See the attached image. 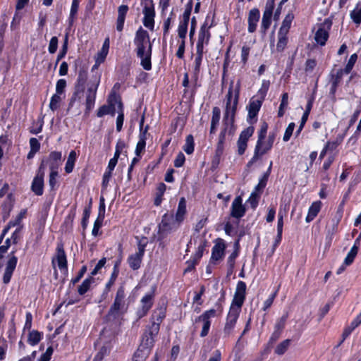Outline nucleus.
<instances>
[{
    "label": "nucleus",
    "mask_w": 361,
    "mask_h": 361,
    "mask_svg": "<svg viewBox=\"0 0 361 361\" xmlns=\"http://www.w3.org/2000/svg\"><path fill=\"white\" fill-rule=\"evenodd\" d=\"M240 89V82L239 80L236 84H234L233 81L231 82L228 94L226 95V105L224 116L225 126L219 133V140L216 145V154L218 157H220L224 152L226 135L229 128V133L231 132V128L238 103Z\"/></svg>",
    "instance_id": "obj_1"
},
{
    "label": "nucleus",
    "mask_w": 361,
    "mask_h": 361,
    "mask_svg": "<svg viewBox=\"0 0 361 361\" xmlns=\"http://www.w3.org/2000/svg\"><path fill=\"white\" fill-rule=\"evenodd\" d=\"M133 42L136 55L140 59V65L145 70L150 71L152 44L148 32L140 27L135 32Z\"/></svg>",
    "instance_id": "obj_2"
},
{
    "label": "nucleus",
    "mask_w": 361,
    "mask_h": 361,
    "mask_svg": "<svg viewBox=\"0 0 361 361\" xmlns=\"http://www.w3.org/2000/svg\"><path fill=\"white\" fill-rule=\"evenodd\" d=\"M128 309V302L123 286H120L116 293L114 302L111 305L107 317L109 319H122Z\"/></svg>",
    "instance_id": "obj_3"
},
{
    "label": "nucleus",
    "mask_w": 361,
    "mask_h": 361,
    "mask_svg": "<svg viewBox=\"0 0 361 361\" xmlns=\"http://www.w3.org/2000/svg\"><path fill=\"white\" fill-rule=\"evenodd\" d=\"M101 73H96L87 83L85 91V114H89L94 108L97 95V91L100 83Z\"/></svg>",
    "instance_id": "obj_4"
},
{
    "label": "nucleus",
    "mask_w": 361,
    "mask_h": 361,
    "mask_svg": "<svg viewBox=\"0 0 361 361\" xmlns=\"http://www.w3.org/2000/svg\"><path fill=\"white\" fill-rule=\"evenodd\" d=\"M16 250H12L6 257V259L0 265L4 269L3 283L8 284L11 279L13 274L16 268L18 257L15 255Z\"/></svg>",
    "instance_id": "obj_5"
},
{
    "label": "nucleus",
    "mask_w": 361,
    "mask_h": 361,
    "mask_svg": "<svg viewBox=\"0 0 361 361\" xmlns=\"http://www.w3.org/2000/svg\"><path fill=\"white\" fill-rule=\"evenodd\" d=\"M141 5L143 6V25L150 30H153L154 27L155 17V10L153 0H142Z\"/></svg>",
    "instance_id": "obj_6"
},
{
    "label": "nucleus",
    "mask_w": 361,
    "mask_h": 361,
    "mask_svg": "<svg viewBox=\"0 0 361 361\" xmlns=\"http://www.w3.org/2000/svg\"><path fill=\"white\" fill-rule=\"evenodd\" d=\"M51 264L56 276H57L56 265H57L61 272L66 273L68 271L66 255L62 244L57 245L56 255L53 257Z\"/></svg>",
    "instance_id": "obj_7"
},
{
    "label": "nucleus",
    "mask_w": 361,
    "mask_h": 361,
    "mask_svg": "<svg viewBox=\"0 0 361 361\" xmlns=\"http://www.w3.org/2000/svg\"><path fill=\"white\" fill-rule=\"evenodd\" d=\"M180 225L176 222L173 216L165 214L162 216L161 223L159 224V235L161 238H164L169 233L178 228Z\"/></svg>",
    "instance_id": "obj_8"
},
{
    "label": "nucleus",
    "mask_w": 361,
    "mask_h": 361,
    "mask_svg": "<svg viewBox=\"0 0 361 361\" xmlns=\"http://www.w3.org/2000/svg\"><path fill=\"white\" fill-rule=\"evenodd\" d=\"M246 288L247 286L244 281H239L237 283L234 297L230 307H233L235 310L238 308V310H240L245 300Z\"/></svg>",
    "instance_id": "obj_9"
},
{
    "label": "nucleus",
    "mask_w": 361,
    "mask_h": 361,
    "mask_svg": "<svg viewBox=\"0 0 361 361\" xmlns=\"http://www.w3.org/2000/svg\"><path fill=\"white\" fill-rule=\"evenodd\" d=\"M240 312V310H238V308L235 310L233 307H230L223 331L224 336L228 337L232 334L239 317Z\"/></svg>",
    "instance_id": "obj_10"
},
{
    "label": "nucleus",
    "mask_w": 361,
    "mask_h": 361,
    "mask_svg": "<svg viewBox=\"0 0 361 361\" xmlns=\"http://www.w3.org/2000/svg\"><path fill=\"white\" fill-rule=\"evenodd\" d=\"M215 315L216 310L214 309H210L205 311L196 319L197 322H201L202 323V329L200 332L201 337H205L208 334L211 326V319L214 317Z\"/></svg>",
    "instance_id": "obj_11"
},
{
    "label": "nucleus",
    "mask_w": 361,
    "mask_h": 361,
    "mask_svg": "<svg viewBox=\"0 0 361 361\" xmlns=\"http://www.w3.org/2000/svg\"><path fill=\"white\" fill-rule=\"evenodd\" d=\"M274 1L275 0L267 1L261 23V29L263 32H266L271 25L273 11L274 8Z\"/></svg>",
    "instance_id": "obj_12"
},
{
    "label": "nucleus",
    "mask_w": 361,
    "mask_h": 361,
    "mask_svg": "<svg viewBox=\"0 0 361 361\" xmlns=\"http://www.w3.org/2000/svg\"><path fill=\"white\" fill-rule=\"evenodd\" d=\"M192 4L191 2L185 8L180 18L178 27V34L181 40H185L188 32V26L190 20V16L191 14Z\"/></svg>",
    "instance_id": "obj_13"
},
{
    "label": "nucleus",
    "mask_w": 361,
    "mask_h": 361,
    "mask_svg": "<svg viewBox=\"0 0 361 361\" xmlns=\"http://www.w3.org/2000/svg\"><path fill=\"white\" fill-rule=\"evenodd\" d=\"M154 343L155 339L151 336L148 335L147 333L144 332L141 343V347L143 348L144 350H138L135 353V358L139 357L140 354L142 353V360L145 359L149 354L152 348L154 345Z\"/></svg>",
    "instance_id": "obj_14"
},
{
    "label": "nucleus",
    "mask_w": 361,
    "mask_h": 361,
    "mask_svg": "<svg viewBox=\"0 0 361 361\" xmlns=\"http://www.w3.org/2000/svg\"><path fill=\"white\" fill-rule=\"evenodd\" d=\"M145 244L139 243L137 245V251L128 258V263L131 269L137 270L140 267L142 257L145 254Z\"/></svg>",
    "instance_id": "obj_15"
},
{
    "label": "nucleus",
    "mask_w": 361,
    "mask_h": 361,
    "mask_svg": "<svg viewBox=\"0 0 361 361\" xmlns=\"http://www.w3.org/2000/svg\"><path fill=\"white\" fill-rule=\"evenodd\" d=\"M331 28V23L325 21L320 24L314 35V40L320 46L325 45L329 38V31Z\"/></svg>",
    "instance_id": "obj_16"
},
{
    "label": "nucleus",
    "mask_w": 361,
    "mask_h": 361,
    "mask_svg": "<svg viewBox=\"0 0 361 361\" xmlns=\"http://www.w3.org/2000/svg\"><path fill=\"white\" fill-rule=\"evenodd\" d=\"M44 164V161H42L39 169V171L34 178L31 185L32 191L38 196L42 195L44 191V172L42 171Z\"/></svg>",
    "instance_id": "obj_17"
},
{
    "label": "nucleus",
    "mask_w": 361,
    "mask_h": 361,
    "mask_svg": "<svg viewBox=\"0 0 361 361\" xmlns=\"http://www.w3.org/2000/svg\"><path fill=\"white\" fill-rule=\"evenodd\" d=\"M245 207L243 204L242 197L240 196L236 197L231 206V217L238 220L245 215Z\"/></svg>",
    "instance_id": "obj_18"
},
{
    "label": "nucleus",
    "mask_w": 361,
    "mask_h": 361,
    "mask_svg": "<svg viewBox=\"0 0 361 361\" xmlns=\"http://www.w3.org/2000/svg\"><path fill=\"white\" fill-rule=\"evenodd\" d=\"M154 314H156V312ZM164 312L161 310L159 312V314L156 319H154V314H153L152 319L154 320L152 321L151 325L146 328L145 332L155 339L159 331L160 323L162 322V319L164 318Z\"/></svg>",
    "instance_id": "obj_19"
},
{
    "label": "nucleus",
    "mask_w": 361,
    "mask_h": 361,
    "mask_svg": "<svg viewBox=\"0 0 361 361\" xmlns=\"http://www.w3.org/2000/svg\"><path fill=\"white\" fill-rule=\"evenodd\" d=\"M271 148L272 146L267 142V140H264V139H258L251 161L252 162L257 160L260 157L271 150Z\"/></svg>",
    "instance_id": "obj_20"
},
{
    "label": "nucleus",
    "mask_w": 361,
    "mask_h": 361,
    "mask_svg": "<svg viewBox=\"0 0 361 361\" xmlns=\"http://www.w3.org/2000/svg\"><path fill=\"white\" fill-rule=\"evenodd\" d=\"M209 27L204 24L200 28L197 43V49L200 50V51H204V46L209 43L210 39Z\"/></svg>",
    "instance_id": "obj_21"
},
{
    "label": "nucleus",
    "mask_w": 361,
    "mask_h": 361,
    "mask_svg": "<svg viewBox=\"0 0 361 361\" xmlns=\"http://www.w3.org/2000/svg\"><path fill=\"white\" fill-rule=\"evenodd\" d=\"M62 154L61 152H51L47 158L46 163L49 165L50 171L59 172L58 169L61 165Z\"/></svg>",
    "instance_id": "obj_22"
},
{
    "label": "nucleus",
    "mask_w": 361,
    "mask_h": 361,
    "mask_svg": "<svg viewBox=\"0 0 361 361\" xmlns=\"http://www.w3.org/2000/svg\"><path fill=\"white\" fill-rule=\"evenodd\" d=\"M226 245L222 239H219L212 250L211 262L215 263L221 259L224 256Z\"/></svg>",
    "instance_id": "obj_23"
},
{
    "label": "nucleus",
    "mask_w": 361,
    "mask_h": 361,
    "mask_svg": "<svg viewBox=\"0 0 361 361\" xmlns=\"http://www.w3.org/2000/svg\"><path fill=\"white\" fill-rule=\"evenodd\" d=\"M262 102L259 99L252 98L250 100L249 104L247 106L248 114L247 121L252 122V120L255 118L258 114V112L262 106Z\"/></svg>",
    "instance_id": "obj_24"
},
{
    "label": "nucleus",
    "mask_w": 361,
    "mask_h": 361,
    "mask_svg": "<svg viewBox=\"0 0 361 361\" xmlns=\"http://www.w3.org/2000/svg\"><path fill=\"white\" fill-rule=\"evenodd\" d=\"M260 13L259 9L252 8L249 12L248 16V32H254L256 30L257 23L259 20Z\"/></svg>",
    "instance_id": "obj_25"
},
{
    "label": "nucleus",
    "mask_w": 361,
    "mask_h": 361,
    "mask_svg": "<svg viewBox=\"0 0 361 361\" xmlns=\"http://www.w3.org/2000/svg\"><path fill=\"white\" fill-rule=\"evenodd\" d=\"M186 212V200L185 197H181L179 200L178 209L174 218L178 225H180L183 221Z\"/></svg>",
    "instance_id": "obj_26"
},
{
    "label": "nucleus",
    "mask_w": 361,
    "mask_h": 361,
    "mask_svg": "<svg viewBox=\"0 0 361 361\" xmlns=\"http://www.w3.org/2000/svg\"><path fill=\"white\" fill-rule=\"evenodd\" d=\"M104 213H105V207L104 204H100L99 209V215L95 220L93 226V228L92 231V234L94 236H97L99 234V228L102 226V223L104 219Z\"/></svg>",
    "instance_id": "obj_27"
},
{
    "label": "nucleus",
    "mask_w": 361,
    "mask_h": 361,
    "mask_svg": "<svg viewBox=\"0 0 361 361\" xmlns=\"http://www.w3.org/2000/svg\"><path fill=\"white\" fill-rule=\"evenodd\" d=\"M322 205V203L321 201H315L312 202L308 209L307 215L305 218L307 223H310L314 220V219L317 216L318 213L321 210Z\"/></svg>",
    "instance_id": "obj_28"
},
{
    "label": "nucleus",
    "mask_w": 361,
    "mask_h": 361,
    "mask_svg": "<svg viewBox=\"0 0 361 361\" xmlns=\"http://www.w3.org/2000/svg\"><path fill=\"white\" fill-rule=\"evenodd\" d=\"M359 245H360V238H357L355 240L353 246L351 247V249L347 254V256L344 259L343 262H344L345 265L349 266L353 262V261L357 254V252H358Z\"/></svg>",
    "instance_id": "obj_29"
},
{
    "label": "nucleus",
    "mask_w": 361,
    "mask_h": 361,
    "mask_svg": "<svg viewBox=\"0 0 361 361\" xmlns=\"http://www.w3.org/2000/svg\"><path fill=\"white\" fill-rule=\"evenodd\" d=\"M221 117V110L219 107L215 106L212 109V116L211 120L210 134L216 133L217 126H219Z\"/></svg>",
    "instance_id": "obj_30"
},
{
    "label": "nucleus",
    "mask_w": 361,
    "mask_h": 361,
    "mask_svg": "<svg viewBox=\"0 0 361 361\" xmlns=\"http://www.w3.org/2000/svg\"><path fill=\"white\" fill-rule=\"evenodd\" d=\"M77 159V154L74 150L70 152L66 166H65V171L66 173H71L74 169L75 163Z\"/></svg>",
    "instance_id": "obj_31"
},
{
    "label": "nucleus",
    "mask_w": 361,
    "mask_h": 361,
    "mask_svg": "<svg viewBox=\"0 0 361 361\" xmlns=\"http://www.w3.org/2000/svg\"><path fill=\"white\" fill-rule=\"evenodd\" d=\"M294 18V16L293 13H288L285 18L283 19L282 22V25L279 30V32L288 33L289 31V29L291 26L292 21Z\"/></svg>",
    "instance_id": "obj_32"
},
{
    "label": "nucleus",
    "mask_w": 361,
    "mask_h": 361,
    "mask_svg": "<svg viewBox=\"0 0 361 361\" xmlns=\"http://www.w3.org/2000/svg\"><path fill=\"white\" fill-rule=\"evenodd\" d=\"M153 293H147L145 295H144L141 299V308L146 310L147 311H149L152 305H153Z\"/></svg>",
    "instance_id": "obj_33"
},
{
    "label": "nucleus",
    "mask_w": 361,
    "mask_h": 361,
    "mask_svg": "<svg viewBox=\"0 0 361 361\" xmlns=\"http://www.w3.org/2000/svg\"><path fill=\"white\" fill-rule=\"evenodd\" d=\"M288 33L278 32V42L276 44V49L278 51H283L286 48L288 43Z\"/></svg>",
    "instance_id": "obj_34"
},
{
    "label": "nucleus",
    "mask_w": 361,
    "mask_h": 361,
    "mask_svg": "<svg viewBox=\"0 0 361 361\" xmlns=\"http://www.w3.org/2000/svg\"><path fill=\"white\" fill-rule=\"evenodd\" d=\"M118 107L119 109L118 115L116 118V130L120 132L122 129V126L124 121V114L123 111V104L121 101L116 102Z\"/></svg>",
    "instance_id": "obj_35"
},
{
    "label": "nucleus",
    "mask_w": 361,
    "mask_h": 361,
    "mask_svg": "<svg viewBox=\"0 0 361 361\" xmlns=\"http://www.w3.org/2000/svg\"><path fill=\"white\" fill-rule=\"evenodd\" d=\"M79 0H73L70 11V15L68 18L69 24L71 25L73 23V21L75 18V16L77 15L78 8H79Z\"/></svg>",
    "instance_id": "obj_36"
},
{
    "label": "nucleus",
    "mask_w": 361,
    "mask_h": 361,
    "mask_svg": "<svg viewBox=\"0 0 361 361\" xmlns=\"http://www.w3.org/2000/svg\"><path fill=\"white\" fill-rule=\"evenodd\" d=\"M94 279L92 277L87 278L83 281L82 284L78 287V292L80 295H82L85 294L89 289L92 283H93Z\"/></svg>",
    "instance_id": "obj_37"
},
{
    "label": "nucleus",
    "mask_w": 361,
    "mask_h": 361,
    "mask_svg": "<svg viewBox=\"0 0 361 361\" xmlns=\"http://www.w3.org/2000/svg\"><path fill=\"white\" fill-rule=\"evenodd\" d=\"M291 340L286 339L281 342L275 348V353L279 355H283L290 345Z\"/></svg>",
    "instance_id": "obj_38"
},
{
    "label": "nucleus",
    "mask_w": 361,
    "mask_h": 361,
    "mask_svg": "<svg viewBox=\"0 0 361 361\" xmlns=\"http://www.w3.org/2000/svg\"><path fill=\"white\" fill-rule=\"evenodd\" d=\"M238 224V221L234 223H232L229 219L228 221H226V223L225 224V226H224L225 233L228 235H231V236L233 235L235 233H236V228H237Z\"/></svg>",
    "instance_id": "obj_39"
},
{
    "label": "nucleus",
    "mask_w": 361,
    "mask_h": 361,
    "mask_svg": "<svg viewBox=\"0 0 361 361\" xmlns=\"http://www.w3.org/2000/svg\"><path fill=\"white\" fill-rule=\"evenodd\" d=\"M109 49V38L106 37L103 43L102 49L98 53L97 58L101 59L102 61H104L106 59Z\"/></svg>",
    "instance_id": "obj_40"
},
{
    "label": "nucleus",
    "mask_w": 361,
    "mask_h": 361,
    "mask_svg": "<svg viewBox=\"0 0 361 361\" xmlns=\"http://www.w3.org/2000/svg\"><path fill=\"white\" fill-rule=\"evenodd\" d=\"M62 99L61 94L55 93L50 99L49 108L54 111L59 107V104Z\"/></svg>",
    "instance_id": "obj_41"
},
{
    "label": "nucleus",
    "mask_w": 361,
    "mask_h": 361,
    "mask_svg": "<svg viewBox=\"0 0 361 361\" xmlns=\"http://www.w3.org/2000/svg\"><path fill=\"white\" fill-rule=\"evenodd\" d=\"M42 336L39 332L37 331H30L28 336V343L31 345H37L41 340Z\"/></svg>",
    "instance_id": "obj_42"
},
{
    "label": "nucleus",
    "mask_w": 361,
    "mask_h": 361,
    "mask_svg": "<svg viewBox=\"0 0 361 361\" xmlns=\"http://www.w3.org/2000/svg\"><path fill=\"white\" fill-rule=\"evenodd\" d=\"M204 51H200V50L197 49V56L195 59L194 66V72L195 75H197L200 71Z\"/></svg>",
    "instance_id": "obj_43"
},
{
    "label": "nucleus",
    "mask_w": 361,
    "mask_h": 361,
    "mask_svg": "<svg viewBox=\"0 0 361 361\" xmlns=\"http://www.w3.org/2000/svg\"><path fill=\"white\" fill-rule=\"evenodd\" d=\"M357 59V55L356 54H353L350 56L348 61V63L346 64L344 70H343V72L345 73V74H348L350 73V71H352L356 61ZM341 73L343 72L342 70L340 71Z\"/></svg>",
    "instance_id": "obj_44"
},
{
    "label": "nucleus",
    "mask_w": 361,
    "mask_h": 361,
    "mask_svg": "<svg viewBox=\"0 0 361 361\" xmlns=\"http://www.w3.org/2000/svg\"><path fill=\"white\" fill-rule=\"evenodd\" d=\"M183 149L188 154H190L194 152V140L191 135L186 137Z\"/></svg>",
    "instance_id": "obj_45"
},
{
    "label": "nucleus",
    "mask_w": 361,
    "mask_h": 361,
    "mask_svg": "<svg viewBox=\"0 0 361 361\" xmlns=\"http://www.w3.org/2000/svg\"><path fill=\"white\" fill-rule=\"evenodd\" d=\"M287 319H288L287 314H283L281 318H279L276 322V324L274 325V330L282 333V331L285 327Z\"/></svg>",
    "instance_id": "obj_46"
},
{
    "label": "nucleus",
    "mask_w": 361,
    "mask_h": 361,
    "mask_svg": "<svg viewBox=\"0 0 361 361\" xmlns=\"http://www.w3.org/2000/svg\"><path fill=\"white\" fill-rule=\"evenodd\" d=\"M68 35H66V37H65V40H64L63 46H62L61 50L60 51V52L59 53V54L57 56L56 61V64H55L56 66H57L58 63L63 58L65 57V56H66V54L67 53V51H68Z\"/></svg>",
    "instance_id": "obj_47"
},
{
    "label": "nucleus",
    "mask_w": 361,
    "mask_h": 361,
    "mask_svg": "<svg viewBox=\"0 0 361 361\" xmlns=\"http://www.w3.org/2000/svg\"><path fill=\"white\" fill-rule=\"evenodd\" d=\"M295 127V125L293 122L290 123L288 124V127L286 128V129L285 130V133H284V135L283 137V140L284 142H288L290 140V137L293 135Z\"/></svg>",
    "instance_id": "obj_48"
},
{
    "label": "nucleus",
    "mask_w": 361,
    "mask_h": 361,
    "mask_svg": "<svg viewBox=\"0 0 361 361\" xmlns=\"http://www.w3.org/2000/svg\"><path fill=\"white\" fill-rule=\"evenodd\" d=\"M350 18L355 23L360 24L361 23V7L360 8L357 7L352 11Z\"/></svg>",
    "instance_id": "obj_49"
},
{
    "label": "nucleus",
    "mask_w": 361,
    "mask_h": 361,
    "mask_svg": "<svg viewBox=\"0 0 361 361\" xmlns=\"http://www.w3.org/2000/svg\"><path fill=\"white\" fill-rule=\"evenodd\" d=\"M254 133V128L252 127H249L244 130L240 135L238 140H244L247 142L248 139Z\"/></svg>",
    "instance_id": "obj_50"
},
{
    "label": "nucleus",
    "mask_w": 361,
    "mask_h": 361,
    "mask_svg": "<svg viewBox=\"0 0 361 361\" xmlns=\"http://www.w3.org/2000/svg\"><path fill=\"white\" fill-rule=\"evenodd\" d=\"M113 171L114 170L109 169L108 168L106 169V171L103 175V178H102V188H106L107 187V185L109 183V180L111 178Z\"/></svg>",
    "instance_id": "obj_51"
},
{
    "label": "nucleus",
    "mask_w": 361,
    "mask_h": 361,
    "mask_svg": "<svg viewBox=\"0 0 361 361\" xmlns=\"http://www.w3.org/2000/svg\"><path fill=\"white\" fill-rule=\"evenodd\" d=\"M66 87V81L65 79H60L56 82V93L62 95Z\"/></svg>",
    "instance_id": "obj_52"
},
{
    "label": "nucleus",
    "mask_w": 361,
    "mask_h": 361,
    "mask_svg": "<svg viewBox=\"0 0 361 361\" xmlns=\"http://www.w3.org/2000/svg\"><path fill=\"white\" fill-rule=\"evenodd\" d=\"M58 48V38L56 37H52L50 39L48 51L50 54H54Z\"/></svg>",
    "instance_id": "obj_53"
},
{
    "label": "nucleus",
    "mask_w": 361,
    "mask_h": 361,
    "mask_svg": "<svg viewBox=\"0 0 361 361\" xmlns=\"http://www.w3.org/2000/svg\"><path fill=\"white\" fill-rule=\"evenodd\" d=\"M238 256V250L233 251L227 259V264L231 269H233L235 266V259Z\"/></svg>",
    "instance_id": "obj_54"
},
{
    "label": "nucleus",
    "mask_w": 361,
    "mask_h": 361,
    "mask_svg": "<svg viewBox=\"0 0 361 361\" xmlns=\"http://www.w3.org/2000/svg\"><path fill=\"white\" fill-rule=\"evenodd\" d=\"M277 294V291L274 293L273 294L270 295L269 298L264 302L262 310L264 311H266L268 310L271 305L273 304V302L274 300V298H276Z\"/></svg>",
    "instance_id": "obj_55"
},
{
    "label": "nucleus",
    "mask_w": 361,
    "mask_h": 361,
    "mask_svg": "<svg viewBox=\"0 0 361 361\" xmlns=\"http://www.w3.org/2000/svg\"><path fill=\"white\" fill-rule=\"evenodd\" d=\"M59 172L50 171L49 183L51 189H54L57 183Z\"/></svg>",
    "instance_id": "obj_56"
},
{
    "label": "nucleus",
    "mask_w": 361,
    "mask_h": 361,
    "mask_svg": "<svg viewBox=\"0 0 361 361\" xmlns=\"http://www.w3.org/2000/svg\"><path fill=\"white\" fill-rule=\"evenodd\" d=\"M146 147V142L138 140L135 153L137 157H140L141 154L145 151Z\"/></svg>",
    "instance_id": "obj_57"
},
{
    "label": "nucleus",
    "mask_w": 361,
    "mask_h": 361,
    "mask_svg": "<svg viewBox=\"0 0 361 361\" xmlns=\"http://www.w3.org/2000/svg\"><path fill=\"white\" fill-rule=\"evenodd\" d=\"M11 239L7 238L4 242V244L0 246V259H3L4 255L7 252L9 247L11 246Z\"/></svg>",
    "instance_id": "obj_58"
},
{
    "label": "nucleus",
    "mask_w": 361,
    "mask_h": 361,
    "mask_svg": "<svg viewBox=\"0 0 361 361\" xmlns=\"http://www.w3.org/2000/svg\"><path fill=\"white\" fill-rule=\"evenodd\" d=\"M185 160V155L182 152H179L174 160L175 167H181L183 165Z\"/></svg>",
    "instance_id": "obj_59"
},
{
    "label": "nucleus",
    "mask_w": 361,
    "mask_h": 361,
    "mask_svg": "<svg viewBox=\"0 0 361 361\" xmlns=\"http://www.w3.org/2000/svg\"><path fill=\"white\" fill-rule=\"evenodd\" d=\"M109 109L110 106H109V105H103L100 106L97 111V117L101 118L109 114L110 113Z\"/></svg>",
    "instance_id": "obj_60"
},
{
    "label": "nucleus",
    "mask_w": 361,
    "mask_h": 361,
    "mask_svg": "<svg viewBox=\"0 0 361 361\" xmlns=\"http://www.w3.org/2000/svg\"><path fill=\"white\" fill-rule=\"evenodd\" d=\"M268 129V124L266 122L262 123L258 132V139H265Z\"/></svg>",
    "instance_id": "obj_61"
},
{
    "label": "nucleus",
    "mask_w": 361,
    "mask_h": 361,
    "mask_svg": "<svg viewBox=\"0 0 361 361\" xmlns=\"http://www.w3.org/2000/svg\"><path fill=\"white\" fill-rule=\"evenodd\" d=\"M106 262V258L105 257L102 258L97 262V264H96V266L94 268V269L92 271L91 274L92 276L96 275L98 273V271L105 265Z\"/></svg>",
    "instance_id": "obj_62"
},
{
    "label": "nucleus",
    "mask_w": 361,
    "mask_h": 361,
    "mask_svg": "<svg viewBox=\"0 0 361 361\" xmlns=\"http://www.w3.org/2000/svg\"><path fill=\"white\" fill-rule=\"evenodd\" d=\"M250 48L247 46H243L241 49V61L245 63L248 59Z\"/></svg>",
    "instance_id": "obj_63"
},
{
    "label": "nucleus",
    "mask_w": 361,
    "mask_h": 361,
    "mask_svg": "<svg viewBox=\"0 0 361 361\" xmlns=\"http://www.w3.org/2000/svg\"><path fill=\"white\" fill-rule=\"evenodd\" d=\"M30 149L37 152L40 149V144L37 138L32 137L30 139Z\"/></svg>",
    "instance_id": "obj_64"
}]
</instances>
